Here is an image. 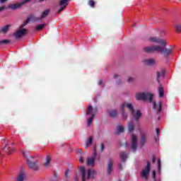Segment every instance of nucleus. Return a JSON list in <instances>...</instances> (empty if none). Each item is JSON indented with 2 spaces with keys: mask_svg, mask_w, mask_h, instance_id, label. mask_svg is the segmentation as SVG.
<instances>
[{
  "mask_svg": "<svg viewBox=\"0 0 181 181\" xmlns=\"http://www.w3.org/2000/svg\"><path fill=\"white\" fill-rule=\"evenodd\" d=\"M166 47V42L165 45L162 44L161 45H152L150 47H145L144 48V51L146 53H153V52H158L161 54H163L165 57H168V56H170L172 54V49L165 48Z\"/></svg>",
  "mask_w": 181,
  "mask_h": 181,
  "instance_id": "nucleus-1",
  "label": "nucleus"
},
{
  "mask_svg": "<svg viewBox=\"0 0 181 181\" xmlns=\"http://www.w3.org/2000/svg\"><path fill=\"white\" fill-rule=\"evenodd\" d=\"M79 170L81 172L82 181H87L90 180V179H95V176H97V174L94 170H86V168L83 166L80 167Z\"/></svg>",
  "mask_w": 181,
  "mask_h": 181,
  "instance_id": "nucleus-2",
  "label": "nucleus"
},
{
  "mask_svg": "<svg viewBox=\"0 0 181 181\" xmlns=\"http://www.w3.org/2000/svg\"><path fill=\"white\" fill-rule=\"evenodd\" d=\"M23 156L27 160V163L29 168H30V169H33V170H37L39 169V165H37V163L32 161V159H33V157H31L29 155V152L23 151Z\"/></svg>",
  "mask_w": 181,
  "mask_h": 181,
  "instance_id": "nucleus-3",
  "label": "nucleus"
},
{
  "mask_svg": "<svg viewBox=\"0 0 181 181\" xmlns=\"http://www.w3.org/2000/svg\"><path fill=\"white\" fill-rule=\"evenodd\" d=\"M136 99L138 100H142L143 101H149L150 103H152V100H153V94L151 93H137L136 95Z\"/></svg>",
  "mask_w": 181,
  "mask_h": 181,
  "instance_id": "nucleus-4",
  "label": "nucleus"
},
{
  "mask_svg": "<svg viewBox=\"0 0 181 181\" xmlns=\"http://www.w3.org/2000/svg\"><path fill=\"white\" fill-rule=\"evenodd\" d=\"M97 113V108L93 109V106L89 105L86 110V115H90V117L88 119V126L90 127L93 121H94V117Z\"/></svg>",
  "mask_w": 181,
  "mask_h": 181,
  "instance_id": "nucleus-5",
  "label": "nucleus"
},
{
  "mask_svg": "<svg viewBox=\"0 0 181 181\" xmlns=\"http://www.w3.org/2000/svg\"><path fill=\"white\" fill-rule=\"evenodd\" d=\"M151 172V163L147 161L146 166L141 170V177L148 180V177L149 176V173Z\"/></svg>",
  "mask_w": 181,
  "mask_h": 181,
  "instance_id": "nucleus-6",
  "label": "nucleus"
},
{
  "mask_svg": "<svg viewBox=\"0 0 181 181\" xmlns=\"http://www.w3.org/2000/svg\"><path fill=\"white\" fill-rule=\"evenodd\" d=\"M30 0H23L21 3L9 4L8 8L12 9V11H16V9H19L20 8H21L23 5H25V4H28V2H30Z\"/></svg>",
  "mask_w": 181,
  "mask_h": 181,
  "instance_id": "nucleus-7",
  "label": "nucleus"
},
{
  "mask_svg": "<svg viewBox=\"0 0 181 181\" xmlns=\"http://www.w3.org/2000/svg\"><path fill=\"white\" fill-rule=\"evenodd\" d=\"M94 153L92 158H88L86 159V165L88 166H95V157L97 156V148L94 147Z\"/></svg>",
  "mask_w": 181,
  "mask_h": 181,
  "instance_id": "nucleus-8",
  "label": "nucleus"
},
{
  "mask_svg": "<svg viewBox=\"0 0 181 181\" xmlns=\"http://www.w3.org/2000/svg\"><path fill=\"white\" fill-rule=\"evenodd\" d=\"M125 108H128L129 112L132 114L134 112L135 109H134V105L132 103L124 102L122 105H121V111H124Z\"/></svg>",
  "mask_w": 181,
  "mask_h": 181,
  "instance_id": "nucleus-9",
  "label": "nucleus"
},
{
  "mask_svg": "<svg viewBox=\"0 0 181 181\" xmlns=\"http://www.w3.org/2000/svg\"><path fill=\"white\" fill-rule=\"evenodd\" d=\"M28 33V30L25 28L17 30L14 34L13 36L16 37V39H21V37H23V36H25Z\"/></svg>",
  "mask_w": 181,
  "mask_h": 181,
  "instance_id": "nucleus-10",
  "label": "nucleus"
},
{
  "mask_svg": "<svg viewBox=\"0 0 181 181\" xmlns=\"http://www.w3.org/2000/svg\"><path fill=\"white\" fill-rule=\"evenodd\" d=\"M70 0H60L59 3V6L60 9L57 11V13H61L64 9L67 8V5H69V2Z\"/></svg>",
  "mask_w": 181,
  "mask_h": 181,
  "instance_id": "nucleus-11",
  "label": "nucleus"
},
{
  "mask_svg": "<svg viewBox=\"0 0 181 181\" xmlns=\"http://www.w3.org/2000/svg\"><path fill=\"white\" fill-rule=\"evenodd\" d=\"M136 148H138V138L135 134H132V149L134 152L136 151Z\"/></svg>",
  "mask_w": 181,
  "mask_h": 181,
  "instance_id": "nucleus-12",
  "label": "nucleus"
},
{
  "mask_svg": "<svg viewBox=\"0 0 181 181\" xmlns=\"http://www.w3.org/2000/svg\"><path fill=\"white\" fill-rule=\"evenodd\" d=\"M148 40L150 42H153L154 43H158V45H160V46L162 45H165L166 44V41H164L163 39H160L158 38L157 37H151Z\"/></svg>",
  "mask_w": 181,
  "mask_h": 181,
  "instance_id": "nucleus-13",
  "label": "nucleus"
},
{
  "mask_svg": "<svg viewBox=\"0 0 181 181\" xmlns=\"http://www.w3.org/2000/svg\"><path fill=\"white\" fill-rule=\"evenodd\" d=\"M131 115H132L133 118H134L136 122H138L141 117H142V112H141V110H134V112H132Z\"/></svg>",
  "mask_w": 181,
  "mask_h": 181,
  "instance_id": "nucleus-14",
  "label": "nucleus"
},
{
  "mask_svg": "<svg viewBox=\"0 0 181 181\" xmlns=\"http://www.w3.org/2000/svg\"><path fill=\"white\" fill-rule=\"evenodd\" d=\"M27 22H40V17H37L34 14H30L27 18Z\"/></svg>",
  "mask_w": 181,
  "mask_h": 181,
  "instance_id": "nucleus-15",
  "label": "nucleus"
},
{
  "mask_svg": "<svg viewBox=\"0 0 181 181\" xmlns=\"http://www.w3.org/2000/svg\"><path fill=\"white\" fill-rule=\"evenodd\" d=\"M25 178L26 174H25L23 171H21L18 173L14 181H25Z\"/></svg>",
  "mask_w": 181,
  "mask_h": 181,
  "instance_id": "nucleus-16",
  "label": "nucleus"
},
{
  "mask_svg": "<svg viewBox=\"0 0 181 181\" xmlns=\"http://www.w3.org/2000/svg\"><path fill=\"white\" fill-rule=\"evenodd\" d=\"M113 166L114 162L112 161V158H110L107 163V175H111Z\"/></svg>",
  "mask_w": 181,
  "mask_h": 181,
  "instance_id": "nucleus-17",
  "label": "nucleus"
},
{
  "mask_svg": "<svg viewBox=\"0 0 181 181\" xmlns=\"http://www.w3.org/2000/svg\"><path fill=\"white\" fill-rule=\"evenodd\" d=\"M165 74H166V72L165 71L164 69L161 70L160 72H159V71L156 72V74H157L156 81L158 84L160 83V81L159 80V78H160V77H165Z\"/></svg>",
  "mask_w": 181,
  "mask_h": 181,
  "instance_id": "nucleus-18",
  "label": "nucleus"
},
{
  "mask_svg": "<svg viewBox=\"0 0 181 181\" xmlns=\"http://www.w3.org/2000/svg\"><path fill=\"white\" fill-rule=\"evenodd\" d=\"M141 139H140V145L141 146H144L145 144H146V134L145 133L141 132Z\"/></svg>",
  "mask_w": 181,
  "mask_h": 181,
  "instance_id": "nucleus-19",
  "label": "nucleus"
},
{
  "mask_svg": "<svg viewBox=\"0 0 181 181\" xmlns=\"http://www.w3.org/2000/svg\"><path fill=\"white\" fill-rule=\"evenodd\" d=\"M144 64H146V66H153L156 63L154 59H147L144 60Z\"/></svg>",
  "mask_w": 181,
  "mask_h": 181,
  "instance_id": "nucleus-20",
  "label": "nucleus"
},
{
  "mask_svg": "<svg viewBox=\"0 0 181 181\" xmlns=\"http://www.w3.org/2000/svg\"><path fill=\"white\" fill-rule=\"evenodd\" d=\"M49 13H50L49 9H46L44 11H42L40 17V21H42V19H45L46 16H49Z\"/></svg>",
  "mask_w": 181,
  "mask_h": 181,
  "instance_id": "nucleus-21",
  "label": "nucleus"
},
{
  "mask_svg": "<svg viewBox=\"0 0 181 181\" xmlns=\"http://www.w3.org/2000/svg\"><path fill=\"white\" fill-rule=\"evenodd\" d=\"M127 125L129 132H134L135 130V123L133 122H129Z\"/></svg>",
  "mask_w": 181,
  "mask_h": 181,
  "instance_id": "nucleus-22",
  "label": "nucleus"
},
{
  "mask_svg": "<svg viewBox=\"0 0 181 181\" xmlns=\"http://www.w3.org/2000/svg\"><path fill=\"white\" fill-rule=\"evenodd\" d=\"M158 94H159L160 98H163V95H165V90L162 85H159L158 86Z\"/></svg>",
  "mask_w": 181,
  "mask_h": 181,
  "instance_id": "nucleus-23",
  "label": "nucleus"
},
{
  "mask_svg": "<svg viewBox=\"0 0 181 181\" xmlns=\"http://www.w3.org/2000/svg\"><path fill=\"white\" fill-rule=\"evenodd\" d=\"M128 158V153H127L125 151H122L120 153V159H122V162H126L127 159Z\"/></svg>",
  "mask_w": 181,
  "mask_h": 181,
  "instance_id": "nucleus-24",
  "label": "nucleus"
},
{
  "mask_svg": "<svg viewBox=\"0 0 181 181\" xmlns=\"http://www.w3.org/2000/svg\"><path fill=\"white\" fill-rule=\"evenodd\" d=\"M108 114H109V117H111V118H115V117L118 115V112H117L116 110H112L109 111Z\"/></svg>",
  "mask_w": 181,
  "mask_h": 181,
  "instance_id": "nucleus-25",
  "label": "nucleus"
},
{
  "mask_svg": "<svg viewBox=\"0 0 181 181\" xmlns=\"http://www.w3.org/2000/svg\"><path fill=\"white\" fill-rule=\"evenodd\" d=\"M47 24L46 23L42 24H39L35 27V30H42L45 26H46Z\"/></svg>",
  "mask_w": 181,
  "mask_h": 181,
  "instance_id": "nucleus-26",
  "label": "nucleus"
},
{
  "mask_svg": "<svg viewBox=\"0 0 181 181\" xmlns=\"http://www.w3.org/2000/svg\"><path fill=\"white\" fill-rule=\"evenodd\" d=\"M175 30L177 33H181V24H176L175 25Z\"/></svg>",
  "mask_w": 181,
  "mask_h": 181,
  "instance_id": "nucleus-27",
  "label": "nucleus"
},
{
  "mask_svg": "<svg viewBox=\"0 0 181 181\" xmlns=\"http://www.w3.org/2000/svg\"><path fill=\"white\" fill-rule=\"evenodd\" d=\"M51 160H52V158H50V156H47L45 158V166H49V164L50 163Z\"/></svg>",
  "mask_w": 181,
  "mask_h": 181,
  "instance_id": "nucleus-28",
  "label": "nucleus"
},
{
  "mask_svg": "<svg viewBox=\"0 0 181 181\" xmlns=\"http://www.w3.org/2000/svg\"><path fill=\"white\" fill-rule=\"evenodd\" d=\"M8 30H9V25H6L1 28V32H2V33H6Z\"/></svg>",
  "mask_w": 181,
  "mask_h": 181,
  "instance_id": "nucleus-29",
  "label": "nucleus"
},
{
  "mask_svg": "<svg viewBox=\"0 0 181 181\" xmlns=\"http://www.w3.org/2000/svg\"><path fill=\"white\" fill-rule=\"evenodd\" d=\"M116 129H117L118 134H121V133L124 132V127L119 126V125L117 127Z\"/></svg>",
  "mask_w": 181,
  "mask_h": 181,
  "instance_id": "nucleus-30",
  "label": "nucleus"
},
{
  "mask_svg": "<svg viewBox=\"0 0 181 181\" xmlns=\"http://www.w3.org/2000/svg\"><path fill=\"white\" fill-rule=\"evenodd\" d=\"M91 144H93V137H90L88 141H86L85 148H88V146H90V145H91Z\"/></svg>",
  "mask_w": 181,
  "mask_h": 181,
  "instance_id": "nucleus-31",
  "label": "nucleus"
},
{
  "mask_svg": "<svg viewBox=\"0 0 181 181\" xmlns=\"http://www.w3.org/2000/svg\"><path fill=\"white\" fill-rule=\"evenodd\" d=\"M6 152L8 155H11V153H13V152H15V148L9 147L8 148H7Z\"/></svg>",
  "mask_w": 181,
  "mask_h": 181,
  "instance_id": "nucleus-32",
  "label": "nucleus"
},
{
  "mask_svg": "<svg viewBox=\"0 0 181 181\" xmlns=\"http://www.w3.org/2000/svg\"><path fill=\"white\" fill-rule=\"evenodd\" d=\"M8 43H11V40H2L0 41V45H8Z\"/></svg>",
  "mask_w": 181,
  "mask_h": 181,
  "instance_id": "nucleus-33",
  "label": "nucleus"
},
{
  "mask_svg": "<svg viewBox=\"0 0 181 181\" xmlns=\"http://www.w3.org/2000/svg\"><path fill=\"white\" fill-rule=\"evenodd\" d=\"M88 5L91 7V8H94L95 5V2L93 0H89L88 1Z\"/></svg>",
  "mask_w": 181,
  "mask_h": 181,
  "instance_id": "nucleus-34",
  "label": "nucleus"
},
{
  "mask_svg": "<svg viewBox=\"0 0 181 181\" xmlns=\"http://www.w3.org/2000/svg\"><path fill=\"white\" fill-rule=\"evenodd\" d=\"M156 132L157 134V137H156V142H158V138H159V134H160V130L158 128H157L156 129Z\"/></svg>",
  "mask_w": 181,
  "mask_h": 181,
  "instance_id": "nucleus-35",
  "label": "nucleus"
},
{
  "mask_svg": "<svg viewBox=\"0 0 181 181\" xmlns=\"http://www.w3.org/2000/svg\"><path fill=\"white\" fill-rule=\"evenodd\" d=\"M122 115L123 119H127V118H128V115L125 113L124 110H122Z\"/></svg>",
  "mask_w": 181,
  "mask_h": 181,
  "instance_id": "nucleus-36",
  "label": "nucleus"
},
{
  "mask_svg": "<svg viewBox=\"0 0 181 181\" xmlns=\"http://www.w3.org/2000/svg\"><path fill=\"white\" fill-rule=\"evenodd\" d=\"M28 23H29V22H28V20L26 19V21L20 26V29H24L23 28H25Z\"/></svg>",
  "mask_w": 181,
  "mask_h": 181,
  "instance_id": "nucleus-37",
  "label": "nucleus"
},
{
  "mask_svg": "<svg viewBox=\"0 0 181 181\" xmlns=\"http://www.w3.org/2000/svg\"><path fill=\"white\" fill-rule=\"evenodd\" d=\"M158 107H159L157 110L158 114H159V112H160V111H162V103H159Z\"/></svg>",
  "mask_w": 181,
  "mask_h": 181,
  "instance_id": "nucleus-38",
  "label": "nucleus"
},
{
  "mask_svg": "<svg viewBox=\"0 0 181 181\" xmlns=\"http://www.w3.org/2000/svg\"><path fill=\"white\" fill-rule=\"evenodd\" d=\"M152 175H153V179L154 181H156V172L155 170H153L152 172Z\"/></svg>",
  "mask_w": 181,
  "mask_h": 181,
  "instance_id": "nucleus-39",
  "label": "nucleus"
},
{
  "mask_svg": "<svg viewBox=\"0 0 181 181\" xmlns=\"http://www.w3.org/2000/svg\"><path fill=\"white\" fill-rule=\"evenodd\" d=\"M104 149H105V146L104 145V144H101L100 145L101 152H104Z\"/></svg>",
  "mask_w": 181,
  "mask_h": 181,
  "instance_id": "nucleus-40",
  "label": "nucleus"
},
{
  "mask_svg": "<svg viewBox=\"0 0 181 181\" xmlns=\"http://www.w3.org/2000/svg\"><path fill=\"white\" fill-rule=\"evenodd\" d=\"M77 152H78V153H81V155H82V156H83V155H84V153L83 152V150H81V148H78Z\"/></svg>",
  "mask_w": 181,
  "mask_h": 181,
  "instance_id": "nucleus-41",
  "label": "nucleus"
},
{
  "mask_svg": "<svg viewBox=\"0 0 181 181\" xmlns=\"http://www.w3.org/2000/svg\"><path fill=\"white\" fill-rule=\"evenodd\" d=\"M134 78L132 77H129L127 80V83H132V81H134Z\"/></svg>",
  "mask_w": 181,
  "mask_h": 181,
  "instance_id": "nucleus-42",
  "label": "nucleus"
},
{
  "mask_svg": "<svg viewBox=\"0 0 181 181\" xmlns=\"http://www.w3.org/2000/svg\"><path fill=\"white\" fill-rule=\"evenodd\" d=\"M79 162L81 163H84V158H83V156H81L80 158H79Z\"/></svg>",
  "mask_w": 181,
  "mask_h": 181,
  "instance_id": "nucleus-43",
  "label": "nucleus"
},
{
  "mask_svg": "<svg viewBox=\"0 0 181 181\" xmlns=\"http://www.w3.org/2000/svg\"><path fill=\"white\" fill-rule=\"evenodd\" d=\"M158 170H160V158L158 160Z\"/></svg>",
  "mask_w": 181,
  "mask_h": 181,
  "instance_id": "nucleus-44",
  "label": "nucleus"
},
{
  "mask_svg": "<svg viewBox=\"0 0 181 181\" xmlns=\"http://www.w3.org/2000/svg\"><path fill=\"white\" fill-rule=\"evenodd\" d=\"M70 170H66V171L65 172V177H69V173Z\"/></svg>",
  "mask_w": 181,
  "mask_h": 181,
  "instance_id": "nucleus-45",
  "label": "nucleus"
},
{
  "mask_svg": "<svg viewBox=\"0 0 181 181\" xmlns=\"http://www.w3.org/2000/svg\"><path fill=\"white\" fill-rule=\"evenodd\" d=\"M4 9H6V6H1L0 7V12H2V11H4Z\"/></svg>",
  "mask_w": 181,
  "mask_h": 181,
  "instance_id": "nucleus-46",
  "label": "nucleus"
},
{
  "mask_svg": "<svg viewBox=\"0 0 181 181\" xmlns=\"http://www.w3.org/2000/svg\"><path fill=\"white\" fill-rule=\"evenodd\" d=\"M153 108L155 110L156 108V102H153Z\"/></svg>",
  "mask_w": 181,
  "mask_h": 181,
  "instance_id": "nucleus-47",
  "label": "nucleus"
},
{
  "mask_svg": "<svg viewBox=\"0 0 181 181\" xmlns=\"http://www.w3.org/2000/svg\"><path fill=\"white\" fill-rule=\"evenodd\" d=\"M98 84L99 86H102V87H104V85H103V81H99Z\"/></svg>",
  "mask_w": 181,
  "mask_h": 181,
  "instance_id": "nucleus-48",
  "label": "nucleus"
},
{
  "mask_svg": "<svg viewBox=\"0 0 181 181\" xmlns=\"http://www.w3.org/2000/svg\"><path fill=\"white\" fill-rule=\"evenodd\" d=\"M155 160H156V157L153 156L152 163H155Z\"/></svg>",
  "mask_w": 181,
  "mask_h": 181,
  "instance_id": "nucleus-49",
  "label": "nucleus"
},
{
  "mask_svg": "<svg viewBox=\"0 0 181 181\" xmlns=\"http://www.w3.org/2000/svg\"><path fill=\"white\" fill-rule=\"evenodd\" d=\"M6 148H8V143H6L4 144V147L3 148V149H6Z\"/></svg>",
  "mask_w": 181,
  "mask_h": 181,
  "instance_id": "nucleus-50",
  "label": "nucleus"
},
{
  "mask_svg": "<svg viewBox=\"0 0 181 181\" xmlns=\"http://www.w3.org/2000/svg\"><path fill=\"white\" fill-rule=\"evenodd\" d=\"M8 0H0L1 4H5Z\"/></svg>",
  "mask_w": 181,
  "mask_h": 181,
  "instance_id": "nucleus-51",
  "label": "nucleus"
},
{
  "mask_svg": "<svg viewBox=\"0 0 181 181\" xmlns=\"http://www.w3.org/2000/svg\"><path fill=\"white\" fill-rule=\"evenodd\" d=\"M119 168L120 169V170H122V164L119 165Z\"/></svg>",
  "mask_w": 181,
  "mask_h": 181,
  "instance_id": "nucleus-52",
  "label": "nucleus"
},
{
  "mask_svg": "<svg viewBox=\"0 0 181 181\" xmlns=\"http://www.w3.org/2000/svg\"><path fill=\"white\" fill-rule=\"evenodd\" d=\"M118 77H119V76L117 75V74H115V75L114 76V78H118Z\"/></svg>",
  "mask_w": 181,
  "mask_h": 181,
  "instance_id": "nucleus-53",
  "label": "nucleus"
},
{
  "mask_svg": "<svg viewBox=\"0 0 181 181\" xmlns=\"http://www.w3.org/2000/svg\"><path fill=\"white\" fill-rule=\"evenodd\" d=\"M75 181H78V180L76 179V180H75Z\"/></svg>",
  "mask_w": 181,
  "mask_h": 181,
  "instance_id": "nucleus-54",
  "label": "nucleus"
},
{
  "mask_svg": "<svg viewBox=\"0 0 181 181\" xmlns=\"http://www.w3.org/2000/svg\"><path fill=\"white\" fill-rule=\"evenodd\" d=\"M117 84H119V82H117Z\"/></svg>",
  "mask_w": 181,
  "mask_h": 181,
  "instance_id": "nucleus-55",
  "label": "nucleus"
},
{
  "mask_svg": "<svg viewBox=\"0 0 181 181\" xmlns=\"http://www.w3.org/2000/svg\"><path fill=\"white\" fill-rule=\"evenodd\" d=\"M118 181H121V180H118Z\"/></svg>",
  "mask_w": 181,
  "mask_h": 181,
  "instance_id": "nucleus-56",
  "label": "nucleus"
}]
</instances>
